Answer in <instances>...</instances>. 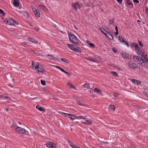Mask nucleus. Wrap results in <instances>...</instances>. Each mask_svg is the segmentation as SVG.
<instances>
[{
    "label": "nucleus",
    "instance_id": "obj_1",
    "mask_svg": "<svg viewBox=\"0 0 148 148\" xmlns=\"http://www.w3.org/2000/svg\"><path fill=\"white\" fill-rule=\"evenodd\" d=\"M69 37L70 40L72 43L75 44H77L78 43V39L73 34L71 33L69 34Z\"/></svg>",
    "mask_w": 148,
    "mask_h": 148
},
{
    "label": "nucleus",
    "instance_id": "obj_2",
    "mask_svg": "<svg viewBox=\"0 0 148 148\" xmlns=\"http://www.w3.org/2000/svg\"><path fill=\"white\" fill-rule=\"evenodd\" d=\"M17 132H18L20 134H23L25 135H28V132L24 128L20 127H17L15 129Z\"/></svg>",
    "mask_w": 148,
    "mask_h": 148
},
{
    "label": "nucleus",
    "instance_id": "obj_3",
    "mask_svg": "<svg viewBox=\"0 0 148 148\" xmlns=\"http://www.w3.org/2000/svg\"><path fill=\"white\" fill-rule=\"evenodd\" d=\"M46 146L49 148H56L57 145L54 143L51 142H49L45 144Z\"/></svg>",
    "mask_w": 148,
    "mask_h": 148
},
{
    "label": "nucleus",
    "instance_id": "obj_4",
    "mask_svg": "<svg viewBox=\"0 0 148 148\" xmlns=\"http://www.w3.org/2000/svg\"><path fill=\"white\" fill-rule=\"evenodd\" d=\"M64 114H66V115H69L70 116L69 117V118H70L71 120H73L75 119H83V116H76L73 115H72V114H66L64 113Z\"/></svg>",
    "mask_w": 148,
    "mask_h": 148
},
{
    "label": "nucleus",
    "instance_id": "obj_5",
    "mask_svg": "<svg viewBox=\"0 0 148 148\" xmlns=\"http://www.w3.org/2000/svg\"><path fill=\"white\" fill-rule=\"evenodd\" d=\"M31 7L33 10L35 15L37 17H39L40 16V12L39 11H38L36 9L34 8L32 5L31 6Z\"/></svg>",
    "mask_w": 148,
    "mask_h": 148
},
{
    "label": "nucleus",
    "instance_id": "obj_6",
    "mask_svg": "<svg viewBox=\"0 0 148 148\" xmlns=\"http://www.w3.org/2000/svg\"><path fill=\"white\" fill-rule=\"evenodd\" d=\"M72 6L73 8L76 11L77 10V9H79L80 8V6L78 2H76L75 3H72Z\"/></svg>",
    "mask_w": 148,
    "mask_h": 148
},
{
    "label": "nucleus",
    "instance_id": "obj_7",
    "mask_svg": "<svg viewBox=\"0 0 148 148\" xmlns=\"http://www.w3.org/2000/svg\"><path fill=\"white\" fill-rule=\"evenodd\" d=\"M37 69V71L39 72L42 73L44 72L45 71L43 69L42 67L40 66H39L38 65H37L36 67H35V69Z\"/></svg>",
    "mask_w": 148,
    "mask_h": 148
},
{
    "label": "nucleus",
    "instance_id": "obj_8",
    "mask_svg": "<svg viewBox=\"0 0 148 148\" xmlns=\"http://www.w3.org/2000/svg\"><path fill=\"white\" fill-rule=\"evenodd\" d=\"M84 88H85L84 90L85 91L87 90L88 92H89L90 93H91L92 88H90L89 84H84Z\"/></svg>",
    "mask_w": 148,
    "mask_h": 148
},
{
    "label": "nucleus",
    "instance_id": "obj_9",
    "mask_svg": "<svg viewBox=\"0 0 148 148\" xmlns=\"http://www.w3.org/2000/svg\"><path fill=\"white\" fill-rule=\"evenodd\" d=\"M141 56L142 58H144L143 60L144 61L146 62H147L148 61V58H147V55L145 54V53L143 52L141 54Z\"/></svg>",
    "mask_w": 148,
    "mask_h": 148
},
{
    "label": "nucleus",
    "instance_id": "obj_10",
    "mask_svg": "<svg viewBox=\"0 0 148 148\" xmlns=\"http://www.w3.org/2000/svg\"><path fill=\"white\" fill-rule=\"evenodd\" d=\"M128 65L129 67L132 69H135L136 67V64L132 62H130L128 63Z\"/></svg>",
    "mask_w": 148,
    "mask_h": 148
},
{
    "label": "nucleus",
    "instance_id": "obj_11",
    "mask_svg": "<svg viewBox=\"0 0 148 148\" xmlns=\"http://www.w3.org/2000/svg\"><path fill=\"white\" fill-rule=\"evenodd\" d=\"M100 30L106 36H107V34L108 33V32L105 29L102 27L99 28Z\"/></svg>",
    "mask_w": 148,
    "mask_h": 148
},
{
    "label": "nucleus",
    "instance_id": "obj_12",
    "mask_svg": "<svg viewBox=\"0 0 148 148\" xmlns=\"http://www.w3.org/2000/svg\"><path fill=\"white\" fill-rule=\"evenodd\" d=\"M13 5L15 7H18L19 5V1L18 0H14L13 1Z\"/></svg>",
    "mask_w": 148,
    "mask_h": 148
},
{
    "label": "nucleus",
    "instance_id": "obj_13",
    "mask_svg": "<svg viewBox=\"0 0 148 148\" xmlns=\"http://www.w3.org/2000/svg\"><path fill=\"white\" fill-rule=\"evenodd\" d=\"M126 2L127 5L129 6L130 8H133V5L130 2V0H126Z\"/></svg>",
    "mask_w": 148,
    "mask_h": 148
},
{
    "label": "nucleus",
    "instance_id": "obj_14",
    "mask_svg": "<svg viewBox=\"0 0 148 148\" xmlns=\"http://www.w3.org/2000/svg\"><path fill=\"white\" fill-rule=\"evenodd\" d=\"M15 23V24H18V23L17 22L16 23V22H15L12 19H10L9 20V24L10 25H14Z\"/></svg>",
    "mask_w": 148,
    "mask_h": 148
},
{
    "label": "nucleus",
    "instance_id": "obj_15",
    "mask_svg": "<svg viewBox=\"0 0 148 148\" xmlns=\"http://www.w3.org/2000/svg\"><path fill=\"white\" fill-rule=\"evenodd\" d=\"M136 51L137 53L138 54H140L142 52L140 48L138 46V48H135Z\"/></svg>",
    "mask_w": 148,
    "mask_h": 148
},
{
    "label": "nucleus",
    "instance_id": "obj_16",
    "mask_svg": "<svg viewBox=\"0 0 148 148\" xmlns=\"http://www.w3.org/2000/svg\"><path fill=\"white\" fill-rule=\"evenodd\" d=\"M84 58L85 59H87V60H89L91 61H92L93 62H96L95 59L94 58H92L90 57H88L87 58Z\"/></svg>",
    "mask_w": 148,
    "mask_h": 148
},
{
    "label": "nucleus",
    "instance_id": "obj_17",
    "mask_svg": "<svg viewBox=\"0 0 148 148\" xmlns=\"http://www.w3.org/2000/svg\"><path fill=\"white\" fill-rule=\"evenodd\" d=\"M67 46L68 47L71 49L73 51H74V49H75V47H74V45H72L70 44H67Z\"/></svg>",
    "mask_w": 148,
    "mask_h": 148
},
{
    "label": "nucleus",
    "instance_id": "obj_18",
    "mask_svg": "<svg viewBox=\"0 0 148 148\" xmlns=\"http://www.w3.org/2000/svg\"><path fill=\"white\" fill-rule=\"evenodd\" d=\"M28 40L29 41L33 43H38V42L36 40L30 38H28Z\"/></svg>",
    "mask_w": 148,
    "mask_h": 148
},
{
    "label": "nucleus",
    "instance_id": "obj_19",
    "mask_svg": "<svg viewBox=\"0 0 148 148\" xmlns=\"http://www.w3.org/2000/svg\"><path fill=\"white\" fill-rule=\"evenodd\" d=\"M106 36L110 40H112L113 39V37L110 34V33L108 32V33L107 34Z\"/></svg>",
    "mask_w": 148,
    "mask_h": 148
},
{
    "label": "nucleus",
    "instance_id": "obj_20",
    "mask_svg": "<svg viewBox=\"0 0 148 148\" xmlns=\"http://www.w3.org/2000/svg\"><path fill=\"white\" fill-rule=\"evenodd\" d=\"M129 56V55L126 53L125 52L122 53V56L124 58H128Z\"/></svg>",
    "mask_w": 148,
    "mask_h": 148
},
{
    "label": "nucleus",
    "instance_id": "obj_21",
    "mask_svg": "<svg viewBox=\"0 0 148 148\" xmlns=\"http://www.w3.org/2000/svg\"><path fill=\"white\" fill-rule=\"evenodd\" d=\"M69 145L73 148H76V145H74L73 143L71 141H69L68 142Z\"/></svg>",
    "mask_w": 148,
    "mask_h": 148
},
{
    "label": "nucleus",
    "instance_id": "obj_22",
    "mask_svg": "<svg viewBox=\"0 0 148 148\" xmlns=\"http://www.w3.org/2000/svg\"><path fill=\"white\" fill-rule=\"evenodd\" d=\"M36 65H39V64L38 63H36L35 64L34 61H32V67L33 69H35V67L36 66Z\"/></svg>",
    "mask_w": 148,
    "mask_h": 148
},
{
    "label": "nucleus",
    "instance_id": "obj_23",
    "mask_svg": "<svg viewBox=\"0 0 148 148\" xmlns=\"http://www.w3.org/2000/svg\"><path fill=\"white\" fill-rule=\"evenodd\" d=\"M86 42L91 47H92L93 48H95V45L91 43L88 40H86Z\"/></svg>",
    "mask_w": 148,
    "mask_h": 148
},
{
    "label": "nucleus",
    "instance_id": "obj_24",
    "mask_svg": "<svg viewBox=\"0 0 148 148\" xmlns=\"http://www.w3.org/2000/svg\"><path fill=\"white\" fill-rule=\"evenodd\" d=\"M94 91L95 92H97V93H100V94H101L100 90L99 89H98L96 88H95L94 89Z\"/></svg>",
    "mask_w": 148,
    "mask_h": 148
},
{
    "label": "nucleus",
    "instance_id": "obj_25",
    "mask_svg": "<svg viewBox=\"0 0 148 148\" xmlns=\"http://www.w3.org/2000/svg\"><path fill=\"white\" fill-rule=\"evenodd\" d=\"M138 45L137 43H133L131 45V47H134L135 49L136 48H138Z\"/></svg>",
    "mask_w": 148,
    "mask_h": 148
},
{
    "label": "nucleus",
    "instance_id": "obj_26",
    "mask_svg": "<svg viewBox=\"0 0 148 148\" xmlns=\"http://www.w3.org/2000/svg\"><path fill=\"white\" fill-rule=\"evenodd\" d=\"M119 39L120 42H124L125 39L122 36H119Z\"/></svg>",
    "mask_w": 148,
    "mask_h": 148
},
{
    "label": "nucleus",
    "instance_id": "obj_27",
    "mask_svg": "<svg viewBox=\"0 0 148 148\" xmlns=\"http://www.w3.org/2000/svg\"><path fill=\"white\" fill-rule=\"evenodd\" d=\"M0 98L2 99H9V97L7 96L5 97L3 95H1L0 96Z\"/></svg>",
    "mask_w": 148,
    "mask_h": 148
},
{
    "label": "nucleus",
    "instance_id": "obj_28",
    "mask_svg": "<svg viewBox=\"0 0 148 148\" xmlns=\"http://www.w3.org/2000/svg\"><path fill=\"white\" fill-rule=\"evenodd\" d=\"M5 13L3 10L0 9V16H3L5 15Z\"/></svg>",
    "mask_w": 148,
    "mask_h": 148
},
{
    "label": "nucleus",
    "instance_id": "obj_29",
    "mask_svg": "<svg viewBox=\"0 0 148 148\" xmlns=\"http://www.w3.org/2000/svg\"><path fill=\"white\" fill-rule=\"evenodd\" d=\"M38 6L40 8L42 9L43 10H45L46 9H47L45 7L42 5H39Z\"/></svg>",
    "mask_w": 148,
    "mask_h": 148
},
{
    "label": "nucleus",
    "instance_id": "obj_30",
    "mask_svg": "<svg viewBox=\"0 0 148 148\" xmlns=\"http://www.w3.org/2000/svg\"><path fill=\"white\" fill-rule=\"evenodd\" d=\"M36 108L38 109L40 111L44 110L42 107H40L39 105H38L36 106Z\"/></svg>",
    "mask_w": 148,
    "mask_h": 148
},
{
    "label": "nucleus",
    "instance_id": "obj_31",
    "mask_svg": "<svg viewBox=\"0 0 148 148\" xmlns=\"http://www.w3.org/2000/svg\"><path fill=\"white\" fill-rule=\"evenodd\" d=\"M67 85H68V86L70 87L71 88H72L73 89H75V87L73 86L70 83H67Z\"/></svg>",
    "mask_w": 148,
    "mask_h": 148
},
{
    "label": "nucleus",
    "instance_id": "obj_32",
    "mask_svg": "<svg viewBox=\"0 0 148 148\" xmlns=\"http://www.w3.org/2000/svg\"><path fill=\"white\" fill-rule=\"evenodd\" d=\"M62 72L64 73H65L66 74V75L69 77H70L71 75L70 74V73L65 71L63 69L62 70Z\"/></svg>",
    "mask_w": 148,
    "mask_h": 148
},
{
    "label": "nucleus",
    "instance_id": "obj_33",
    "mask_svg": "<svg viewBox=\"0 0 148 148\" xmlns=\"http://www.w3.org/2000/svg\"><path fill=\"white\" fill-rule=\"evenodd\" d=\"M109 108L111 109V110L113 109V111H114L115 109V107L114 105H110L109 106Z\"/></svg>",
    "mask_w": 148,
    "mask_h": 148
},
{
    "label": "nucleus",
    "instance_id": "obj_34",
    "mask_svg": "<svg viewBox=\"0 0 148 148\" xmlns=\"http://www.w3.org/2000/svg\"><path fill=\"white\" fill-rule=\"evenodd\" d=\"M138 60V62H140H140L141 61H142V59L140 58L139 57L137 56L136 58V59L135 60L136 61H137V60Z\"/></svg>",
    "mask_w": 148,
    "mask_h": 148
},
{
    "label": "nucleus",
    "instance_id": "obj_35",
    "mask_svg": "<svg viewBox=\"0 0 148 148\" xmlns=\"http://www.w3.org/2000/svg\"><path fill=\"white\" fill-rule=\"evenodd\" d=\"M143 92L146 96L148 97V90L145 89Z\"/></svg>",
    "mask_w": 148,
    "mask_h": 148
},
{
    "label": "nucleus",
    "instance_id": "obj_36",
    "mask_svg": "<svg viewBox=\"0 0 148 148\" xmlns=\"http://www.w3.org/2000/svg\"><path fill=\"white\" fill-rule=\"evenodd\" d=\"M85 5L86 6H88V7H93V5L92 3H90L89 4H85Z\"/></svg>",
    "mask_w": 148,
    "mask_h": 148
},
{
    "label": "nucleus",
    "instance_id": "obj_37",
    "mask_svg": "<svg viewBox=\"0 0 148 148\" xmlns=\"http://www.w3.org/2000/svg\"><path fill=\"white\" fill-rule=\"evenodd\" d=\"M114 18H113L112 19H109V22H110L109 24H112L114 22Z\"/></svg>",
    "mask_w": 148,
    "mask_h": 148
},
{
    "label": "nucleus",
    "instance_id": "obj_38",
    "mask_svg": "<svg viewBox=\"0 0 148 148\" xmlns=\"http://www.w3.org/2000/svg\"><path fill=\"white\" fill-rule=\"evenodd\" d=\"M40 82H41V84L42 85H43L44 86L46 85V82L45 81L43 80L42 79H41L40 80Z\"/></svg>",
    "mask_w": 148,
    "mask_h": 148
},
{
    "label": "nucleus",
    "instance_id": "obj_39",
    "mask_svg": "<svg viewBox=\"0 0 148 148\" xmlns=\"http://www.w3.org/2000/svg\"><path fill=\"white\" fill-rule=\"evenodd\" d=\"M81 50V49H80L78 47H77V48L75 47V49L74 50V51H77V52H80Z\"/></svg>",
    "mask_w": 148,
    "mask_h": 148
},
{
    "label": "nucleus",
    "instance_id": "obj_40",
    "mask_svg": "<svg viewBox=\"0 0 148 148\" xmlns=\"http://www.w3.org/2000/svg\"><path fill=\"white\" fill-rule=\"evenodd\" d=\"M119 94L117 93H114L113 94V97H118V96H119Z\"/></svg>",
    "mask_w": 148,
    "mask_h": 148
},
{
    "label": "nucleus",
    "instance_id": "obj_41",
    "mask_svg": "<svg viewBox=\"0 0 148 148\" xmlns=\"http://www.w3.org/2000/svg\"><path fill=\"white\" fill-rule=\"evenodd\" d=\"M111 73H112L114 77H116L118 75V74L116 72L114 71L111 72Z\"/></svg>",
    "mask_w": 148,
    "mask_h": 148
},
{
    "label": "nucleus",
    "instance_id": "obj_42",
    "mask_svg": "<svg viewBox=\"0 0 148 148\" xmlns=\"http://www.w3.org/2000/svg\"><path fill=\"white\" fill-rule=\"evenodd\" d=\"M92 123L90 121H86L85 122H84V124H87L89 125H90Z\"/></svg>",
    "mask_w": 148,
    "mask_h": 148
},
{
    "label": "nucleus",
    "instance_id": "obj_43",
    "mask_svg": "<svg viewBox=\"0 0 148 148\" xmlns=\"http://www.w3.org/2000/svg\"><path fill=\"white\" fill-rule=\"evenodd\" d=\"M61 60L63 62H66L67 63H68V60L66 59H64L63 58H61Z\"/></svg>",
    "mask_w": 148,
    "mask_h": 148
},
{
    "label": "nucleus",
    "instance_id": "obj_44",
    "mask_svg": "<svg viewBox=\"0 0 148 148\" xmlns=\"http://www.w3.org/2000/svg\"><path fill=\"white\" fill-rule=\"evenodd\" d=\"M131 81L133 83H135L138 82V80L136 79H131Z\"/></svg>",
    "mask_w": 148,
    "mask_h": 148
},
{
    "label": "nucleus",
    "instance_id": "obj_45",
    "mask_svg": "<svg viewBox=\"0 0 148 148\" xmlns=\"http://www.w3.org/2000/svg\"><path fill=\"white\" fill-rule=\"evenodd\" d=\"M144 60H142V61H141L142 62H140L141 65L143 66H144L145 65V63L144 62Z\"/></svg>",
    "mask_w": 148,
    "mask_h": 148
},
{
    "label": "nucleus",
    "instance_id": "obj_46",
    "mask_svg": "<svg viewBox=\"0 0 148 148\" xmlns=\"http://www.w3.org/2000/svg\"><path fill=\"white\" fill-rule=\"evenodd\" d=\"M4 22L6 24L9 25V21L7 20V19L3 20Z\"/></svg>",
    "mask_w": 148,
    "mask_h": 148
},
{
    "label": "nucleus",
    "instance_id": "obj_47",
    "mask_svg": "<svg viewBox=\"0 0 148 148\" xmlns=\"http://www.w3.org/2000/svg\"><path fill=\"white\" fill-rule=\"evenodd\" d=\"M134 106L135 107V108L136 109L138 110L140 109V107L138 106H136L135 105H134Z\"/></svg>",
    "mask_w": 148,
    "mask_h": 148
},
{
    "label": "nucleus",
    "instance_id": "obj_48",
    "mask_svg": "<svg viewBox=\"0 0 148 148\" xmlns=\"http://www.w3.org/2000/svg\"><path fill=\"white\" fill-rule=\"evenodd\" d=\"M54 66L56 68H57V69H60L61 71L63 69H62L60 67H59L58 66Z\"/></svg>",
    "mask_w": 148,
    "mask_h": 148
},
{
    "label": "nucleus",
    "instance_id": "obj_49",
    "mask_svg": "<svg viewBox=\"0 0 148 148\" xmlns=\"http://www.w3.org/2000/svg\"><path fill=\"white\" fill-rule=\"evenodd\" d=\"M138 44H139V45H140V46L141 47L143 46V44L141 43V41H138Z\"/></svg>",
    "mask_w": 148,
    "mask_h": 148
},
{
    "label": "nucleus",
    "instance_id": "obj_50",
    "mask_svg": "<svg viewBox=\"0 0 148 148\" xmlns=\"http://www.w3.org/2000/svg\"><path fill=\"white\" fill-rule=\"evenodd\" d=\"M116 1L120 4H121L123 0H116Z\"/></svg>",
    "mask_w": 148,
    "mask_h": 148
},
{
    "label": "nucleus",
    "instance_id": "obj_51",
    "mask_svg": "<svg viewBox=\"0 0 148 148\" xmlns=\"http://www.w3.org/2000/svg\"><path fill=\"white\" fill-rule=\"evenodd\" d=\"M47 56L49 57V59H52L53 58V56H52L50 55H47Z\"/></svg>",
    "mask_w": 148,
    "mask_h": 148
},
{
    "label": "nucleus",
    "instance_id": "obj_52",
    "mask_svg": "<svg viewBox=\"0 0 148 148\" xmlns=\"http://www.w3.org/2000/svg\"><path fill=\"white\" fill-rule=\"evenodd\" d=\"M124 42L127 45V46L128 47H129V44L125 40Z\"/></svg>",
    "mask_w": 148,
    "mask_h": 148
},
{
    "label": "nucleus",
    "instance_id": "obj_53",
    "mask_svg": "<svg viewBox=\"0 0 148 148\" xmlns=\"http://www.w3.org/2000/svg\"><path fill=\"white\" fill-rule=\"evenodd\" d=\"M133 1L134 3H139V1L138 0H133Z\"/></svg>",
    "mask_w": 148,
    "mask_h": 148
},
{
    "label": "nucleus",
    "instance_id": "obj_54",
    "mask_svg": "<svg viewBox=\"0 0 148 148\" xmlns=\"http://www.w3.org/2000/svg\"><path fill=\"white\" fill-rule=\"evenodd\" d=\"M78 104L81 106H82L83 104L82 103H81L80 101H78Z\"/></svg>",
    "mask_w": 148,
    "mask_h": 148
},
{
    "label": "nucleus",
    "instance_id": "obj_55",
    "mask_svg": "<svg viewBox=\"0 0 148 148\" xmlns=\"http://www.w3.org/2000/svg\"><path fill=\"white\" fill-rule=\"evenodd\" d=\"M34 29L36 31H38L39 29L38 28L36 27H34Z\"/></svg>",
    "mask_w": 148,
    "mask_h": 148
},
{
    "label": "nucleus",
    "instance_id": "obj_56",
    "mask_svg": "<svg viewBox=\"0 0 148 148\" xmlns=\"http://www.w3.org/2000/svg\"><path fill=\"white\" fill-rule=\"evenodd\" d=\"M52 60H57V59L55 57L53 56Z\"/></svg>",
    "mask_w": 148,
    "mask_h": 148
},
{
    "label": "nucleus",
    "instance_id": "obj_57",
    "mask_svg": "<svg viewBox=\"0 0 148 148\" xmlns=\"http://www.w3.org/2000/svg\"><path fill=\"white\" fill-rule=\"evenodd\" d=\"M140 83H141V81L140 82L138 80V82H137L136 83V84L138 85V84H139Z\"/></svg>",
    "mask_w": 148,
    "mask_h": 148
},
{
    "label": "nucleus",
    "instance_id": "obj_58",
    "mask_svg": "<svg viewBox=\"0 0 148 148\" xmlns=\"http://www.w3.org/2000/svg\"><path fill=\"white\" fill-rule=\"evenodd\" d=\"M112 50H113V51L114 52H116V51L115 48H112Z\"/></svg>",
    "mask_w": 148,
    "mask_h": 148
},
{
    "label": "nucleus",
    "instance_id": "obj_59",
    "mask_svg": "<svg viewBox=\"0 0 148 148\" xmlns=\"http://www.w3.org/2000/svg\"><path fill=\"white\" fill-rule=\"evenodd\" d=\"M115 29L116 30V31H118V29L117 26H115Z\"/></svg>",
    "mask_w": 148,
    "mask_h": 148
},
{
    "label": "nucleus",
    "instance_id": "obj_60",
    "mask_svg": "<svg viewBox=\"0 0 148 148\" xmlns=\"http://www.w3.org/2000/svg\"><path fill=\"white\" fill-rule=\"evenodd\" d=\"M115 35L116 36L118 34V31H116V32L115 33Z\"/></svg>",
    "mask_w": 148,
    "mask_h": 148
},
{
    "label": "nucleus",
    "instance_id": "obj_61",
    "mask_svg": "<svg viewBox=\"0 0 148 148\" xmlns=\"http://www.w3.org/2000/svg\"><path fill=\"white\" fill-rule=\"evenodd\" d=\"M136 57H137L136 56H133V58L134 59V60H135V59H136Z\"/></svg>",
    "mask_w": 148,
    "mask_h": 148
},
{
    "label": "nucleus",
    "instance_id": "obj_62",
    "mask_svg": "<svg viewBox=\"0 0 148 148\" xmlns=\"http://www.w3.org/2000/svg\"><path fill=\"white\" fill-rule=\"evenodd\" d=\"M6 111H8V108H6Z\"/></svg>",
    "mask_w": 148,
    "mask_h": 148
},
{
    "label": "nucleus",
    "instance_id": "obj_63",
    "mask_svg": "<svg viewBox=\"0 0 148 148\" xmlns=\"http://www.w3.org/2000/svg\"><path fill=\"white\" fill-rule=\"evenodd\" d=\"M137 21L138 22H140V21H139V20H137Z\"/></svg>",
    "mask_w": 148,
    "mask_h": 148
},
{
    "label": "nucleus",
    "instance_id": "obj_64",
    "mask_svg": "<svg viewBox=\"0 0 148 148\" xmlns=\"http://www.w3.org/2000/svg\"><path fill=\"white\" fill-rule=\"evenodd\" d=\"M19 124H21V123L20 122H19Z\"/></svg>",
    "mask_w": 148,
    "mask_h": 148
}]
</instances>
